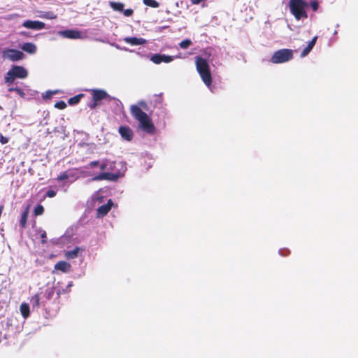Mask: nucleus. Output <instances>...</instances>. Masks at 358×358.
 <instances>
[{"label": "nucleus", "instance_id": "obj_1", "mask_svg": "<svg viewBox=\"0 0 358 358\" xmlns=\"http://www.w3.org/2000/svg\"><path fill=\"white\" fill-rule=\"evenodd\" d=\"M101 170L103 172L94 177L93 180L115 181L124 174L127 167L124 162H117L104 159L101 162Z\"/></svg>", "mask_w": 358, "mask_h": 358}, {"label": "nucleus", "instance_id": "obj_2", "mask_svg": "<svg viewBox=\"0 0 358 358\" xmlns=\"http://www.w3.org/2000/svg\"><path fill=\"white\" fill-rule=\"evenodd\" d=\"M132 116L139 122V127L145 132L152 134L155 133V127L151 121L150 117L136 105L131 106Z\"/></svg>", "mask_w": 358, "mask_h": 358}, {"label": "nucleus", "instance_id": "obj_3", "mask_svg": "<svg viewBox=\"0 0 358 358\" xmlns=\"http://www.w3.org/2000/svg\"><path fill=\"white\" fill-rule=\"evenodd\" d=\"M308 3L304 0H289V8L290 13L296 20L306 19L308 13L306 8Z\"/></svg>", "mask_w": 358, "mask_h": 358}, {"label": "nucleus", "instance_id": "obj_4", "mask_svg": "<svg viewBox=\"0 0 358 358\" xmlns=\"http://www.w3.org/2000/svg\"><path fill=\"white\" fill-rule=\"evenodd\" d=\"M195 64L196 70L202 80L210 88L212 83V77L208 62L206 59L197 56L195 57Z\"/></svg>", "mask_w": 358, "mask_h": 358}, {"label": "nucleus", "instance_id": "obj_5", "mask_svg": "<svg viewBox=\"0 0 358 358\" xmlns=\"http://www.w3.org/2000/svg\"><path fill=\"white\" fill-rule=\"evenodd\" d=\"M28 76L27 71L21 66H13L5 76L4 80L6 84L10 86L15 78H26Z\"/></svg>", "mask_w": 358, "mask_h": 358}, {"label": "nucleus", "instance_id": "obj_6", "mask_svg": "<svg viewBox=\"0 0 358 358\" xmlns=\"http://www.w3.org/2000/svg\"><path fill=\"white\" fill-rule=\"evenodd\" d=\"M294 51L291 49L283 48L278 50L273 54L271 62L273 64H281L289 62L293 59Z\"/></svg>", "mask_w": 358, "mask_h": 358}, {"label": "nucleus", "instance_id": "obj_7", "mask_svg": "<svg viewBox=\"0 0 358 358\" xmlns=\"http://www.w3.org/2000/svg\"><path fill=\"white\" fill-rule=\"evenodd\" d=\"M3 57L11 61H19L24 58V55L15 49H7L3 52Z\"/></svg>", "mask_w": 358, "mask_h": 358}, {"label": "nucleus", "instance_id": "obj_8", "mask_svg": "<svg viewBox=\"0 0 358 358\" xmlns=\"http://www.w3.org/2000/svg\"><path fill=\"white\" fill-rule=\"evenodd\" d=\"M59 34L64 38L71 39L83 38L82 34L78 30L67 29L59 31Z\"/></svg>", "mask_w": 358, "mask_h": 358}, {"label": "nucleus", "instance_id": "obj_9", "mask_svg": "<svg viewBox=\"0 0 358 358\" xmlns=\"http://www.w3.org/2000/svg\"><path fill=\"white\" fill-rule=\"evenodd\" d=\"M150 60L157 64L161 62L169 63L173 60V57L166 55L155 54L151 56Z\"/></svg>", "mask_w": 358, "mask_h": 358}, {"label": "nucleus", "instance_id": "obj_10", "mask_svg": "<svg viewBox=\"0 0 358 358\" xmlns=\"http://www.w3.org/2000/svg\"><path fill=\"white\" fill-rule=\"evenodd\" d=\"M119 133L121 137L127 141H131L133 139L134 132L128 126H121L119 128Z\"/></svg>", "mask_w": 358, "mask_h": 358}, {"label": "nucleus", "instance_id": "obj_11", "mask_svg": "<svg viewBox=\"0 0 358 358\" xmlns=\"http://www.w3.org/2000/svg\"><path fill=\"white\" fill-rule=\"evenodd\" d=\"M22 26L27 29L41 30L45 28V23L40 21L27 20L22 23Z\"/></svg>", "mask_w": 358, "mask_h": 358}, {"label": "nucleus", "instance_id": "obj_12", "mask_svg": "<svg viewBox=\"0 0 358 358\" xmlns=\"http://www.w3.org/2000/svg\"><path fill=\"white\" fill-rule=\"evenodd\" d=\"M92 94L93 100H95L96 101H99L104 99H108L109 101L113 99V98L109 96L106 91L102 90H93Z\"/></svg>", "mask_w": 358, "mask_h": 358}, {"label": "nucleus", "instance_id": "obj_13", "mask_svg": "<svg viewBox=\"0 0 358 358\" xmlns=\"http://www.w3.org/2000/svg\"><path fill=\"white\" fill-rule=\"evenodd\" d=\"M124 41L131 45H143L147 42L146 40L143 38L136 37H126Z\"/></svg>", "mask_w": 358, "mask_h": 358}, {"label": "nucleus", "instance_id": "obj_14", "mask_svg": "<svg viewBox=\"0 0 358 358\" xmlns=\"http://www.w3.org/2000/svg\"><path fill=\"white\" fill-rule=\"evenodd\" d=\"M113 205L112 201L110 199L106 204L102 205L97 209V214L99 216L106 215L111 208Z\"/></svg>", "mask_w": 358, "mask_h": 358}, {"label": "nucleus", "instance_id": "obj_15", "mask_svg": "<svg viewBox=\"0 0 358 358\" xmlns=\"http://www.w3.org/2000/svg\"><path fill=\"white\" fill-rule=\"evenodd\" d=\"M317 37L315 36L312 38L310 41H309L308 45L303 50V51L301 53V57H304L311 51V50L313 48L314 45H315Z\"/></svg>", "mask_w": 358, "mask_h": 358}, {"label": "nucleus", "instance_id": "obj_16", "mask_svg": "<svg viewBox=\"0 0 358 358\" xmlns=\"http://www.w3.org/2000/svg\"><path fill=\"white\" fill-rule=\"evenodd\" d=\"M70 267H71L70 264L66 262H64V261L59 262L55 266V268L56 270H59V271H62L63 272L69 271Z\"/></svg>", "mask_w": 358, "mask_h": 358}, {"label": "nucleus", "instance_id": "obj_17", "mask_svg": "<svg viewBox=\"0 0 358 358\" xmlns=\"http://www.w3.org/2000/svg\"><path fill=\"white\" fill-rule=\"evenodd\" d=\"M21 49L29 54H34L36 51V46L32 43H25L21 46Z\"/></svg>", "mask_w": 358, "mask_h": 358}, {"label": "nucleus", "instance_id": "obj_18", "mask_svg": "<svg viewBox=\"0 0 358 358\" xmlns=\"http://www.w3.org/2000/svg\"><path fill=\"white\" fill-rule=\"evenodd\" d=\"M80 248L78 247H76L72 250H69L65 252V256L67 259H74L78 257L79 252H80Z\"/></svg>", "mask_w": 358, "mask_h": 358}, {"label": "nucleus", "instance_id": "obj_19", "mask_svg": "<svg viewBox=\"0 0 358 358\" xmlns=\"http://www.w3.org/2000/svg\"><path fill=\"white\" fill-rule=\"evenodd\" d=\"M73 177H74V174H73V171H65V172H63L62 173H61L58 176L57 180L62 181V180L69 179V178H73Z\"/></svg>", "mask_w": 358, "mask_h": 358}, {"label": "nucleus", "instance_id": "obj_20", "mask_svg": "<svg viewBox=\"0 0 358 358\" xmlns=\"http://www.w3.org/2000/svg\"><path fill=\"white\" fill-rule=\"evenodd\" d=\"M20 311L22 315V316L24 318H27L29 315V306L27 303H22L20 306Z\"/></svg>", "mask_w": 358, "mask_h": 358}, {"label": "nucleus", "instance_id": "obj_21", "mask_svg": "<svg viewBox=\"0 0 358 358\" xmlns=\"http://www.w3.org/2000/svg\"><path fill=\"white\" fill-rule=\"evenodd\" d=\"M110 7L116 11L122 12L124 9V4L122 3H117V2H110Z\"/></svg>", "mask_w": 358, "mask_h": 358}, {"label": "nucleus", "instance_id": "obj_22", "mask_svg": "<svg viewBox=\"0 0 358 358\" xmlns=\"http://www.w3.org/2000/svg\"><path fill=\"white\" fill-rule=\"evenodd\" d=\"M28 217V208H27L22 214L21 218L20 220V224L22 228H24L27 224V220Z\"/></svg>", "mask_w": 358, "mask_h": 358}, {"label": "nucleus", "instance_id": "obj_23", "mask_svg": "<svg viewBox=\"0 0 358 358\" xmlns=\"http://www.w3.org/2000/svg\"><path fill=\"white\" fill-rule=\"evenodd\" d=\"M31 303L33 309L34 308H38L40 306V298L38 294H35L33 296L31 299Z\"/></svg>", "mask_w": 358, "mask_h": 358}, {"label": "nucleus", "instance_id": "obj_24", "mask_svg": "<svg viewBox=\"0 0 358 358\" xmlns=\"http://www.w3.org/2000/svg\"><path fill=\"white\" fill-rule=\"evenodd\" d=\"M8 92H15L18 95H20L21 97H24L26 94L25 92L18 87H9L8 90Z\"/></svg>", "mask_w": 358, "mask_h": 358}, {"label": "nucleus", "instance_id": "obj_25", "mask_svg": "<svg viewBox=\"0 0 358 358\" xmlns=\"http://www.w3.org/2000/svg\"><path fill=\"white\" fill-rule=\"evenodd\" d=\"M192 44V42L190 39H185L182 41H181L179 44V46L182 49H187Z\"/></svg>", "mask_w": 358, "mask_h": 358}, {"label": "nucleus", "instance_id": "obj_26", "mask_svg": "<svg viewBox=\"0 0 358 358\" xmlns=\"http://www.w3.org/2000/svg\"><path fill=\"white\" fill-rule=\"evenodd\" d=\"M83 94H79V95H77V96H75L73 97H71L69 99L68 101V103L70 104V105H74V104H76L78 103L81 97L83 96Z\"/></svg>", "mask_w": 358, "mask_h": 358}, {"label": "nucleus", "instance_id": "obj_27", "mask_svg": "<svg viewBox=\"0 0 358 358\" xmlns=\"http://www.w3.org/2000/svg\"><path fill=\"white\" fill-rule=\"evenodd\" d=\"M143 3L145 5L152 8H157L159 5L155 0H143Z\"/></svg>", "mask_w": 358, "mask_h": 358}, {"label": "nucleus", "instance_id": "obj_28", "mask_svg": "<svg viewBox=\"0 0 358 358\" xmlns=\"http://www.w3.org/2000/svg\"><path fill=\"white\" fill-rule=\"evenodd\" d=\"M44 211V208L43 207V206L41 205H38L35 209H34V214L36 215H42Z\"/></svg>", "mask_w": 358, "mask_h": 358}, {"label": "nucleus", "instance_id": "obj_29", "mask_svg": "<svg viewBox=\"0 0 358 358\" xmlns=\"http://www.w3.org/2000/svg\"><path fill=\"white\" fill-rule=\"evenodd\" d=\"M55 107L58 109L62 110L66 107V104L64 101H60L55 103Z\"/></svg>", "mask_w": 358, "mask_h": 358}, {"label": "nucleus", "instance_id": "obj_30", "mask_svg": "<svg viewBox=\"0 0 358 358\" xmlns=\"http://www.w3.org/2000/svg\"><path fill=\"white\" fill-rule=\"evenodd\" d=\"M310 6L313 11H317L319 8V3L317 1H312L310 3Z\"/></svg>", "mask_w": 358, "mask_h": 358}, {"label": "nucleus", "instance_id": "obj_31", "mask_svg": "<svg viewBox=\"0 0 358 358\" xmlns=\"http://www.w3.org/2000/svg\"><path fill=\"white\" fill-rule=\"evenodd\" d=\"M101 161H92L89 164V167L93 168V167H95L97 166H101Z\"/></svg>", "mask_w": 358, "mask_h": 358}, {"label": "nucleus", "instance_id": "obj_32", "mask_svg": "<svg viewBox=\"0 0 358 358\" xmlns=\"http://www.w3.org/2000/svg\"><path fill=\"white\" fill-rule=\"evenodd\" d=\"M122 12L124 13V15L125 16H127V17L131 16L133 14V13H134L133 10L130 9V8L129 9H126V10L123 9Z\"/></svg>", "mask_w": 358, "mask_h": 358}, {"label": "nucleus", "instance_id": "obj_33", "mask_svg": "<svg viewBox=\"0 0 358 358\" xmlns=\"http://www.w3.org/2000/svg\"><path fill=\"white\" fill-rule=\"evenodd\" d=\"M55 195L56 192L52 189H50L46 192V196L50 198L54 197Z\"/></svg>", "mask_w": 358, "mask_h": 358}, {"label": "nucleus", "instance_id": "obj_34", "mask_svg": "<svg viewBox=\"0 0 358 358\" xmlns=\"http://www.w3.org/2000/svg\"><path fill=\"white\" fill-rule=\"evenodd\" d=\"M8 142V139L6 137H4L3 135H0V143L1 144H6Z\"/></svg>", "mask_w": 358, "mask_h": 358}, {"label": "nucleus", "instance_id": "obj_35", "mask_svg": "<svg viewBox=\"0 0 358 358\" xmlns=\"http://www.w3.org/2000/svg\"><path fill=\"white\" fill-rule=\"evenodd\" d=\"M98 102L99 101H96L95 100H93V102L89 104V107L91 109L95 108L96 107V106L98 105Z\"/></svg>", "mask_w": 358, "mask_h": 358}, {"label": "nucleus", "instance_id": "obj_36", "mask_svg": "<svg viewBox=\"0 0 358 358\" xmlns=\"http://www.w3.org/2000/svg\"><path fill=\"white\" fill-rule=\"evenodd\" d=\"M138 106V107L141 106V107H143V108L145 109L147 108V104H146V103L145 101H139L138 103V106Z\"/></svg>", "mask_w": 358, "mask_h": 358}, {"label": "nucleus", "instance_id": "obj_37", "mask_svg": "<svg viewBox=\"0 0 358 358\" xmlns=\"http://www.w3.org/2000/svg\"><path fill=\"white\" fill-rule=\"evenodd\" d=\"M41 236L42 238V243H45L46 242V232L45 231H42L41 234Z\"/></svg>", "mask_w": 358, "mask_h": 358}, {"label": "nucleus", "instance_id": "obj_38", "mask_svg": "<svg viewBox=\"0 0 358 358\" xmlns=\"http://www.w3.org/2000/svg\"><path fill=\"white\" fill-rule=\"evenodd\" d=\"M52 92H47V95H46V96H44L43 97H45V98H50V97H51V96H52Z\"/></svg>", "mask_w": 358, "mask_h": 358}, {"label": "nucleus", "instance_id": "obj_39", "mask_svg": "<svg viewBox=\"0 0 358 358\" xmlns=\"http://www.w3.org/2000/svg\"><path fill=\"white\" fill-rule=\"evenodd\" d=\"M20 34L22 35V36H29L27 32H26V31H22V32H20Z\"/></svg>", "mask_w": 358, "mask_h": 358}, {"label": "nucleus", "instance_id": "obj_40", "mask_svg": "<svg viewBox=\"0 0 358 358\" xmlns=\"http://www.w3.org/2000/svg\"><path fill=\"white\" fill-rule=\"evenodd\" d=\"M50 19L54 18L55 17H52V15H50Z\"/></svg>", "mask_w": 358, "mask_h": 358}, {"label": "nucleus", "instance_id": "obj_41", "mask_svg": "<svg viewBox=\"0 0 358 358\" xmlns=\"http://www.w3.org/2000/svg\"><path fill=\"white\" fill-rule=\"evenodd\" d=\"M50 19L54 18L55 17H52V15H50Z\"/></svg>", "mask_w": 358, "mask_h": 358}, {"label": "nucleus", "instance_id": "obj_42", "mask_svg": "<svg viewBox=\"0 0 358 358\" xmlns=\"http://www.w3.org/2000/svg\"><path fill=\"white\" fill-rule=\"evenodd\" d=\"M0 109H1V107L0 106Z\"/></svg>", "mask_w": 358, "mask_h": 358}]
</instances>
